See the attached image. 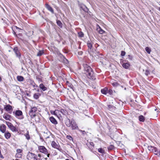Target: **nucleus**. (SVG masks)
<instances>
[{
  "label": "nucleus",
  "instance_id": "nucleus-1",
  "mask_svg": "<svg viewBox=\"0 0 160 160\" xmlns=\"http://www.w3.org/2000/svg\"><path fill=\"white\" fill-rule=\"evenodd\" d=\"M83 66L85 73L88 78H91L93 76V73L90 67L86 64H83Z\"/></svg>",
  "mask_w": 160,
  "mask_h": 160
},
{
  "label": "nucleus",
  "instance_id": "nucleus-2",
  "mask_svg": "<svg viewBox=\"0 0 160 160\" xmlns=\"http://www.w3.org/2000/svg\"><path fill=\"white\" fill-rule=\"evenodd\" d=\"M27 158L28 160H37V155L34 153L29 152L27 155Z\"/></svg>",
  "mask_w": 160,
  "mask_h": 160
},
{
  "label": "nucleus",
  "instance_id": "nucleus-3",
  "mask_svg": "<svg viewBox=\"0 0 160 160\" xmlns=\"http://www.w3.org/2000/svg\"><path fill=\"white\" fill-rule=\"evenodd\" d=\"M38 148L40 152L47 155V157H49L50 154L48 153L47 150L44 146H39L38 147Z\"/></svg>",
  "mask_w": 160,
  "mask_h": 160
},
{
  "label": "nucleus",
  "instance_id": "nucleus-4",
  "mask_svg": "<svg viewBox=\"0 0 160 160\" xmlns=\"http://www.w3.org/2000/svg\"><path fill=\"white\" fill-rule=\"evenodd\" d=\"M38 110L37 108L36 107H33L31 108L29 112V114L32 118L36 116V112Z\"/></svg>",
  "mask_w": 160,
  "mask_h": 160
},
{
  "label": "nucleus",
  "instance_id": "nucleus-5",
  "mask_svg": "<svg viewBox=\"0 0 160 160\" xmlns=\"http://www.w3.org/2000/svg\"><path fill=\"white\" fill-rule=\"evenodd\" d=\"M5 123L8 126V128L13 132H16L18 131L17 128L13 126V125L10 122L5 121Z\"/></svg>",
  "mask_w": 160,
  "mask_h": 160
},
{
  "label": "nucleus",
  "instance_id": "nucleus-6",
  "mask_svg": "<svg viewBox=\"0 0 160 160\" xmlns=\"http://www.w3.org/2000/svg\"><path fill=\"white\" fill-rule=\"evenodd\" d=\"M16 117L19 119H22L23 118L22 112L19 110H16L15 112Z\"/></svg>",
  "mask_w": 160,
  "mask_h": 160
},
{
  "label": "nucleus",
  "instance_id": "nucleus-7",
  "mask_svg": "<svg viewBox=\"0 0 160 160\" xmlns=\"http://www.w3.org/2000/svg\"><path fill=\"white\" fill-rule=\"evenodd\" d=\"M57 54L58 57H60L61 58L63 59V62L66 64H68V61L65 58L64 56L60 53L58 52H57Z\"/></svg>",
  "mask_w": 160,
  "mask_h": 160
},
{
  "label": "nucleus",
  "instance_id": "nucleus-8",
  "mask_svg": "<svg viewBox=\"0 0 160 160\" xmlns=\"http://www.w3.org/2000/svg\"><path fill=\"white\" fill-rule=\"evenodd\" d=\"M4 109L7 111L9 112L10 113H11L12 110V107L9 104L6 105L4 108Z\"/></svg>",
  "mask_w": 160,
  "mask_h": 160
},
{
  "label": "nucleus",
  "instance_id": "nucleus-9",
  "mask_svg": "<svg viewBox=\"0 0 160 160\" xmlns=\"http://www.w3.org/2000/svg\"><path fill=\"white\" fill-rule=\"evenodd\" d=\"M6 127L4 124H2L0 126V131L3 133L6 131Z\"/></svg>",
  "mask_w": 160,
  "mask_h": 160
},
{
  "label": "nucleus",
  "instance_id": "nucleus-10",
  "mask_svg": "<svg viewBox=\"0 0 160 160\" xmlns=\"http://www.w3.org/2000/svg\"><path fill=\"white\" fill-rule=\"evenodd\" d=\"M71 128L72 129H75L78 128L76 123L74 120H72V123L71 124Z\"/></svg>",
  "mask_w": 160,
  "mask_h": 160
},
{
  "label": "nucleus",
  "instance_id": "nucleus-11",
  "mask_svg": "<svg viewBox=\"0 0 160 160\" xmlns=\"http://www.w3.org/2000/svg\"><path fill=\"white\" fill-rule=\"evenodd\" d=\"M44 138L46 139H48L52 138V136L51 134L49 132H48L46 133H44Z\"/></svg>",
  "mask_w": 160,
  "mask_h": 160
},
{
  "label": "nucleus",
  "instance_id": "nucleus-12",
  "mask_svg": "<svg viewBox=\"0 0 160 160\" xmlns=\"http://www.w3.org/2000/svg\"><path fill=\"white\" fill-rule=\"evenodd\" d=\"M51 145L52 147L58 149H59L60 147L59 145L56 143L54 141L52 142L51 143Z\"/></svg>",
  "mask_w": 160,
  "mask_h": 160
},
{
  "label": "nucleus",
  "instance_id": "nucleus-13",
  "mask_svg": "<svg viewBox=\"0 0 160 160\" xmlns=\"http://www.w3.org/2000/svg\"><path fill=\"white\" fill-rule=\"evenodd\" d=\"M65 123L67 127H70L71 126L72 120L71 121L68 118L66 120Z\"/></svg>",
  "mask_w": 160,
  "mask_h": 160
},
{
  "label": "nucleus",
  "instance_id": "nucleus-14",
  "mask_svg": "<svg viewBox=\"0 0 160 160\" xmlns=\"http://www.w3.org/2000/svg\"><path fill=\"white\" fill-rule=\"evenodd\" d=\"M49 119L50 122L54 125H56L58 123L57 122L56 119L52 117H50Z\"/></svg>",
  "mask_w": 160,
  "mask_h": 160
},
{
  "label": "nucleus",
  "instance_id": "nucleus-15",
  "mask_svg": "<svg viewBox=\"0 0 160 160\" xmlns=\"http://www.w3.org/2000/svg\"><path fill=\"white\" fill-rule=\"evenodd\" d=\"M46 7L47 9L51 12L52 13H54V11L52 8L48 4H46Z\"/></svg>",
  "mask_w": 160,
  "mask_h": 160
},
{
  "label": "nucleus",
  "instance_id": "nucleus-16",
  "mask_svg": "<svg viewBox=\"0 0 160 160\" xmlns=\"http://www.w3.org/2000/svg\"><path fill=\"white\" fill-rule=\"evenodd\" d=\"M4 133V136L5 138L8 139H9L10 137H11V134L10 133H9L8 131L5 132Z\"/></svg>",
  "mask_w": 160,
  "mask_h": 160
},
{
  "label": "nucleus",
  "instance_id": "nucleus-17",
  "mask_svg": "<svg viewBox=\"0 0 160 160\" xmlns=\"http://www.w3.org/2000/svg\"><path fill=\"white\" fill-rule=\"evenodd\" d=\"M148 150L149 151L152 152H153L154 151V150H156V147H152V146H148Z\"/></svg>",
  "mask_w": 160,
  "mask_h": 160
},
{
  "label": "nucleus",
  "instance_id": "nucleus-18",
  "mask_svg": "<svg viewBox=\"0 0 160 160\" xmlns=\"http://www.w3.org/2000/svg\"><path fill=\"white\" fill-rule=\"evenodd\" d=\"M108 89L107 88H105L101 90V92L102 93L106 95L108 93Z\"/></svg>",
  "mask_w": 160,
  "mask_h": 160
},
{
  "label": "nucleus",
  "instance_id": "nucleus-19",
  "mask_svg": "<svg viewBox=\"0 0 160 160\" xmlns=\"http://www.w3.org/2000/svg\"><path fill=\"white\" fill-rule=\"evenodd\" d=\"M122 66L123 68L127 69L129 68L130 64L129 63H124L122 64Z\"/></svg>",
  "mask_w": 160,
  "mask_h": 160
},
{
  "label": "nucleus",
  "instance_id": "nucleus-20",
  "mask_svg": "<svg viewBox=\"0 0 160 160\" xmlns=\"http://www.w3.org/2000/svg\"><path fill=\"white\" fill-rule=\"evenodd\" d=\"M39 87L43 91H46L47 89V88L42 83L40 85Z\"/></svg>",
  "mask_w": 160,
  "mask_h": 160
},
{
  "label": "nucleus",
  "instance_id": "nucleus-21",
  "mask_svg": "<svg viewBox=\"0 0 160 160\" xmlns=\"http://www.w3.org/2000/svg\"><path fill=\"white\" fill-rule=\"evenodd\" d=\"M11 116L9 114L4 115H3V118L6 120H10V118Z\"/></svg>",
  "mask_w": 160,
  "mask_h": 160
},
{
  "label": "nucleus",
  "instance_id": "nucleus-22",
  "mask_svg": "<svg viewBox=\"0 0 160 160\" xmlns=\"http://www.w3.org/2000/svg\"><path fill=\"white\" fill-rule=\"evenodd\" d=\"M139 120L140 121L143 122L145 120V118L142 115H140L139 117Z\"/></svg>",
  "mask_w": 160,
  "mask_h": 160
},
{
  "label": "nucleus",
  "instance_id": "nucleus-23",
  "mask_svg": "<svg viewBox=\"0 0 160 160\" xmlns=\"http://www.w3.org/2000/svg\"><path fill=\"white\" fill-rule=\"evenodd\" d=\"M17 79L18 81L20 82L24 80L23 77L21 76H18Z\"/></svg>",
  "mask_w": 160,
  "mask_h": 160
},
{
  "label": "nucleus",
  "instance_id": "nucleus-24",
  "mask_svg": "<svg viewBox=\"0 0 160 160\" xmlns=\"http://www.w3.org/2000/svg\"><path fill=\"white\" fill-rule=\"evenodd\" d=\"M24 136H25L26 138L28 140L30 139V137L28 131H27L26 133L24 134Z\"/></svg>",
  "mask_w": 160,
  "mask_h": 160
},
{
  "label": "nucleus",
  "instance_id": "nucleus-25",
  "mask_svg": "<svg viewBox=\"0 0 160 160\" xmlns=\"http://www.w3.org/2000/svg\"><path fill=\"white\" fill-rule=\"evenodd\" d=\"M98 30L99 33L101 34H102L105 32V31L102 29L100 27L98 29Z\"/></svg>",
  "mask_w": 160,
  "mask_h": 160
},
{
  "label": "nucleus",
  "instance_id": "nucleus-26",
  "mask_svg": "<svg viewBox=\"0 0 160 160\" xmlns=\"http://www.w3.org/2000/svg\"><path fill=\"white\" fill-rule=\"evenodd\" d=\"M81 8L84 11L87 12L88 11V8L84 5H83L81 7Z\"/></svg>",
  "mask_w": 160,
  "mask_h": 160
},
{
  "label": "nucleus",
  "instance_id": "nucleus-27",
  "mask_svg": "<svg viewBox=\"0 0 160 160\" xmlns=\"http://www.w3.org/2000/svg\"><path fill=\"white\" fill-rule=\"evenodd\" d=\"M43 51H39V52L38 53L37 56H40L44 54Z\"/></svg>",
  "mask_w": 160,
  "mask_h": 160
},
{
  "label": "nucleus",
  "instance_id": "nucleus-28",
  "mask_svg": "<svg viewBox=\"0 0 160 160\" xmlns=\"http://www.w3.org/2000/svg\"><path fill=\"white\" fill-rule=\"evenodd\" d=\"M98 151L100 153L103 154L105 152L104 150L102 148H99L98 149Z\"/></svg>",
  "mask_w": 160,
  "mask_h": 160
},
{
  "label": "nucleus",
  "instance_id": "nucleus-29",
  "mask_svg": "<svg viewBox=\"0 0 160 160\" xmlns=\"http://www.w3.org/2000/svg\"><path fill=\"white\" fill-rule=\"evenodd\" d=\"M15 53L17 57H20V53L19 51H15Z\"/></svg>",
  "mask_w": 160,
  "mask_h": 160
},
{
  "label": "nucleus",
  "instance_id": "nucleus-30",
  "mask_svg": "<svg viewBox=\"0 0 160 160\" xmlns=\"http://www.w3.org/2000/svg\"><path fill=\"white\" fill-rule=\"evenodd\" d=\"M60 112L63 114L65 115H66L67 113V112H66V110H65L64 109H61Z\"/></svg>",
  "mask_w": 160,
  "mask_h": 160
},
{
  "label": "nucleus",
  "instance_id": "nucleus-31",
  "mask_svg": "<svg viewBox=\"0 0 160 160\" xmlns=\"http://www.w3.org/2000/svg\"><path fill=\"white\" fill-rule=\"evenodd\" d=\"M22 154L21 153H17L15 155V157L18 158H20L22 157Z\"/></svg>",
  "mask_w": 160,
  "mask_h": 160
},
{
  "label": "nucleus",
  "instance_id": "nucleus-32",
  "mask_svg": "<svg viewBox=\"0 0 160 160\" xmlns=\"http://www.w3.org/2000/svg\"><path fill=\"white\" fill-rule=\"evenodd\" d=\"M78 36L79 37H83L84 34L82 32H78Z\"/></svg>",
  "mask_w": 160,
  "mask_h": 160
},
{
  "label": "nucleus",
  "instance_id": "nucleus-33",
  "mask_svg": "<svg viewBox=\"0 0 160 160\" xmlns=\"http://www.w3.org/2000/svg\"><path fill=\"white\" fill-rule=\"evenodd\" d=\"M57 24L60 27H62V23H61V22L60 21L58 20L57 21Z\"/></svg>",
  "mask_w": 160,
  "mask_h": 160
},
{
  "label": "nucleus",
  "instance_id": "nucleus-34",
  "mask_svg": "<svg viewBox=\"0 0 160 160\" xmlns=\"http://www.w3.org/2000/svg\"><path fill=\"white\" fill-rule=\"evenodd\" d=\"M33 97L35 99H37L39 98V96L37 93H35L33 95Z\"/></svg>",
  "mask_w": 160,
  "mask_h": 160
},
{
  "label": "nucleus",
  "instance_id": "nucleus-35",
  "mask_svg": "<svg viewBox=\"0 0 160 160\" xmlns=\"http://www.w3.org/2000/svg\"><path fill=\"white\" fill-rule=\"evenodd\" d=\"M75 51V53L76 54L77 53H78L79 55H82L83 53L82 52V51L78 52V51Z\"/></svg>",
  "mask_w": 160,
  "mask_h": 160
},
{
  "label": "nucleus",
  "instance_id": "nucleus-36",
  "mask_svg": "<svg viewBox=\"0 0 160 160\" xmlns=\"http://www.w3.org/2000/svg\"><path fill=\"white\" fill-rule=\"evenodd\" d=\"M87 45L89 48L91 49L92 47V44L90 43H88Z\"/></svg>",
  "mask_w": 160,
  "mask_h": 160
},
{
  "label": "nucleus",
  "instance_id": "nucleus-37",
  "mask_svg": "<svg viewBox=\"0 0 160 160\" xmlns=\"http://www.w3.org/2000/svg\"><path fill=\"white\" fill-rule=\"evenodd\" d=\"M114 148L113 146L112 145H111L110 146H109L108 148V150H112V149Z\"/></svg>",
  "mask_w": 160,
  "mask_h": 160
},
{
  "label": "nucleus",
  "instance_id": "nucleus-38",
  "mask_svg": "<svg viewBox=\"0 0 160 160\" xmlns=\"http://www.w3.org/2000/svg\"><path fill=\"white\" fill-rule=\"evenodd\" d=\"M153 152L154 153V154H155L156 155H158V150L157 149V148H156V150H154V151Z\"/></svg>",
  "mask_w": 160,
  "mask_h": 160
},
{
  "label": "nucleus",
  "instance_id": "nucleus-39",
  "mask_svg": "<svg viewBox=\"0 0 160 160\" xmlns=\"http://www.w3.org/2000/svg\"><path fill=\"white\" fill-rule=\"evenodd\" d=\"M22 152V150L20 149H18L17 150V153H20Z\"/></svg>",
  "mask_w": 160,
  "mask_h": 160
},
{
  "label": "nucleus",
  "instance_id": "nucleus-40",
  "mask_svg": "<svg viewBox=\"0 0 160 160\" xmlns=\"http://www.w3.org/2000/svg\"><path fill=\"white\" fill-rule=\"evenodd\" d=\"M145 74L146 76H148L149 74V72L148 70H146L145 71Z\"/></svg>",
  "mask_w": 160,
  "mask_h": 160
},
{
  "label": "nucleus",
  "instance_id": "nucleus-41",
  "mask_svg": "<svg viewBox=\"0 0 160 160\" xmlns=\"http://www.w3.org/2000/svg\"><path fill=\"white\" fill-rule=\"evenodd\" d=\"M112 90L109 89L108 90V93H109V94L111 95L112 94Z\"/></svg>",
  "mask_w": 160,
  "mask_h": 160
},
{
  "label": "nucleus",
  "instance_id": "nucleus-42",
  "mask_svg": "<svg viewBox=\"0 0 160 160\" xmlns=\"http://www.w3.org/2000/svg\"><path fill=\"white\" fill-rule=\"evenodd\" d=\"M126 52L124 51H122L121 53V55L122 56H124L125 55Z\"/></svg>",
  "mask_w": 160,
  "mask_h": 160
},
{
  "label": "nucleus",
  "instance_id": "nucleus-43",
  "mask_svg": "<svg viewBox=\"0 0 160 160\" xmlns=\"http://www.w3.org/2000/svg\"><path fill=\"white\" fill-rule=\"evenodd\" d=\"M50 112L52 114L56 115V113H55V111L51 110Z\"/></svg>",
  "mask_w": 160,
  "mask_h": 160
},
{
  "label": "nucleus",
  "instance_id": "nucleus-44",
  "mask_svg": "<svg viewBox=\"0 0 160 160\" xmlns=\"http://www.w3.org/2000/svg\"><path fill=\"white\" fill-rule=\"evenodd\" d=\"M60 112V111L58 110H55V113L56 115H57V114L59 113Z\"/></svg>",
  "mask_w": 160,
  "mask_h": 160
},
{
  "label": "nucleus",
  "instance_id": "nucleus-45",
  "mask_svg": "<svg viewBox=\"0 0 160 160\" xmlns=\"http://www.w3.org/2000/svg\"><path fill=\"white\" fill-rule=\"evenodd\" d=\"M108 107L110 109V108H114V107H113V106L111 105H109L108 106Z\"/></svg>",
  "mask_w": 160,
  "mask_h": 160
},
{
  "label": "nucleus",
  "instance_id": "nucleus-46",
  "mask_svg": "<svg viewBox=\"0 0 160 160\" xmlns=\"http://www.w3.org/2000/svg\"><path fill=\"white\" fill-rule=\"evenodd\" d=\"M67 138L69 140H71V139H72V138L71 136H67Z\"/></svg>",
  "mask_w": 160,
  "mask_h": 160
},
{
  "label": "nucleus",
  "instance_id": "nucleus-47",
  "mask_svg": "<svg viewBox=\"0 0 160 160\" xmlns=\"http://www.w3.org/2000/svg\"><path fill=\"white\" fill-rule=\"evenodd\" d=\"M90 144L91 146H94V144L93 142H90Z\"/></svg>",
  "mask_w": 160,
  "mask_h": 160
},
{
  "label": "nucleus",
  "instance_id": "nucleus-48",
  "mask_svg": "<svg viewBox=\"0 0 160 160\" xmlns=\"http://www.w3.org/2000/svg\"><path fill=\"white\" fill-rule=\"evenodd\" d=\"M145 50H150L149 48L148 47H146L145 48Z\"/></svg>",
  "mask_w": 160,
  "mask_h": 160
},
{
  "label": "nucleus",
  "instance_id": "nucleus-49",
  "mask_svg": "<svg viewBox=\"0 0 160 160\" xmlns=\"http://www.w3.org/2000/svg\"><path fill=\"white\" fill-rule=\"evenodd\" d=\"M148 53V54H150V52L151 51H146Z\"/></svg>",
  "mask_w": 160,
  "mask_h": 160
},
{
  "label": "nucleus",
  "instance_id": "nucleus-50",
  "mask_svg": "<svg viewBox=\"0 0 160 160\" xmlns=\"http://www.w3.org/2000/svg\"><path fill=\"white\" fill-rule=\"evenodd\" d=\"M79 131L81 132L83 134H84V132L85 131H82V130H79Z\"/></svg>",
  "mask_w": 160,
  "mask_h": 160
},
{
  "label": "nucleus",
  "instance_id": "nucleus-51",
  "mask_svg": "<svg viewBox=\"0 0 160 160\" xmlns=\"http://www.w3.org/2000/svg\"><path fill=\"white\" fill-rule=\"evenodd\" d=\"M158 156L160 157V151L158 152V154L157 155Z\"/></svg>",
  "mask_w": 160,
  "mask_h": 160
},
{
  "label": "nucleus",
  "instance_id": "nucleus-52",
  "mask_svg": "<svg viewBox=\"0 0 160 160\" xmlns=\"http://www.w3.org/2000/svg\"><path fill=\"white\" fill-rule=\"evenodd\" d=\"M32 83H33V86L34 87H35V85H35V83H34L33 82H32Z\"/></svg>",
  "mask_w": 160,
  "mask_h": 160
},
{
  "label": "nucleus",
  "instance_id": "nucleus-53",
  "mask_svg": "<svg viewBox=\"0 0 160 160\" xmlns=\"http://www.w3.org/2000/svg\"><path fill=\"white\" fill-rule=\"evenodd\" d=\"M38 156L39 157H41V155L40 154H38Z\"/></svg>",
  "mask_w": 160,
  "mask_h": 160
},
{
  "label": "nucleus",
  "instance_id": "nucleus-54",
  "mask_svg": "<svg viewBox=\"0 0 160 160\" xmlns=\"http://www.w3.org/2000/svg\"><path fill=\"white\" fill-rule=\"evenodd\" d=\"M112 85H113V86H114L115 85V84L114 83H113Z\"/></svg>",
  "mask_w": 160,
  "mask_h": 160
},
{
  "label": "nucleus",
  "instance_id": "nucleus-55",
  "mask_svg": "<svg viewBox=\"0 0 160 160\" xmlns=\"http://www.w3.org/2000/svg\"><path fill=\"white\" fill-rule=\"evenodd\" d=\"M158 9L160 11V7Z\"/></svg>",
  "mask_w": 160,
  "mask_h": 160
},
{
  "label": "nucleus",
  "instance_id": "nucleus-56",
  "mask_svg": "<svg viewBox=\"0 0 160 160\" xmlns=\"http://www.w3.org/2000/svg\"><path fill=\"white\" fill-rule=\"evenodd\" d=\"M66 160H69V159H66Z\"/></svg>",
  "mask_w": 160,
  "mask_h": 160
},
{
  "label": "nucleus",
  "instance_id": "nucleus-57",
  "mask_svg": "<svg viewBox=\"0 0 160 160\" xmlns=\"http://www.w3.org/2000/svg\"><path fill=\"white\" fill-rule=\"evenodd\" d=\"M13 50H16V49L15 48H14L13 49Z\"/></svg>",
  "mask_w": 160,
  "mask_h": 160
},
{
  "label": "nucleus",
  "instance_id": "nucleus-58",
  "mask_svg": "<svg viewBox=\"0 0 160 160\" xmlns=\"http://www.w3.org/2000/svg\"><path fill=\"white\" fill-rule=\"evenodd\" d=\"M15 160H19V159H16Z\"/></svg>",
  "mask_w": 160,
  "mask_h": 160
},
{
  "label": "nucleus",
  "instance_id": "nucleus-59",
  "mask_svg": "<svg viewBox=\"0 0 160 160\" xmlns=\"http://www.w3.org/2000/svg\"><path fill=\"white\" fill-rule=\"evenodd\" d=\"M128 57H130V55H128Z\"/></svg>",
  "mask_w": 160,
  "mask_h": 160
},
{
  "label": "nucleus",
  "instance_id": "nucleus-60",
  "mask_svg": "<svg viewBox=\"0 0 160 160\" xmlns=\"http://www.w3.org/2000/svg\"><path fill=\"white\" fill-rule=\"evenodd\" d=\"M157 110V109H155V110L156 111Z\"/></svg>",
  "mask_w": 160,
  "mask_h": 160
},
{
  "label": "nucleus",
  "instance_id": "nucleus-61",
  "mask_svg": "<svg viewBox=\"0 0 160 160\" xmlns=\"http://www.w3.org/2000/svg\"><path fill=\"white\" fill-rule=\"evenodd\" d=\"M65 52L67 53H68V52Z\"/></svg>",
  "mask_w": 160,
  "mask_h": 160
},
{
  "label": "nucleus",
  "instance_id": "nucleus-62",
  "mask_svg": "<svg viewBox=\"0 0 160 160\" xmlns=\"http://www.w3.org/2000/svg\"><path fill=\"white\" fill-rule=\"evenodd\" d=\"M1 98H0V101H1Z\"/></svg>",
  "mask_w": 160,
  "mask_h": 160
}]
</instances>
